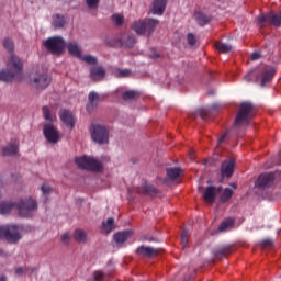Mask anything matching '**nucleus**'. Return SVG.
Listing matches in <instances>:
<instances>
[{
  "instance_id": "b1692460",
  "label": "nucleus",
  "mask_w": 281,
  "mask_h": 281,
  "mask_svg": "<svg viewBox=\"0 0 281 281\" xmlns=\"http://www.w3.org/2000/svg\"><path fill=\"white\" fill-rule=\"evenodd\" d=\"M88 99L89 102L87 104V111L92 112L100 101V95L97 92L92 91L89 93Z\"/></svg>"
},
{
  "instance_id": "a211bd4d",
  "label": "nucleus",
  "mask_w": 281,
  "mask_h": 281,
  "mask_svg": "<svg viewBox=\"0 0 281 281\" xmlns=\"http://www.w3.org/2000/svg\"><path fill=\"white\" fill-rule=\"evenodd\" d=\"M137 194H148L149 196H154L158 194V190L150 183L144 182L142 187L136 189Z\"/></svg>"
},
{
  "instance_id": "8fccbe9b",
  "label": "nucleus",
  "mask_w": 281,
  "mask_h": 281,
  "mask_svg": "<svg viewBox=\"0 0 281 281\" xmlns=\"http://www.w3.org/2000/svg\"><path fill=\"white\" fill-rule=\"evenodd\" d=\"M60 239L64 245H68L69 240H70V235L68 233H66V234L61 235Z\"/></svg>"
},
{
  "instance_id": "72a5a7b5",
  "label": "nucleus",
  "mask_w": 281,
  "mask_h": 281,
  "mask_svg": "<svg viewBox=\"0 0 281 281\" xmlns=\"http://www.w3.org/2000/svg\"><path fill=\"white\" fill-rule=\"evenodd\" d=\"M215 47L223 54H227L232 50V45L222 42H216Z\"/></svg>"
},
{
  "instance_id": "2eb2a0df",
  "label": "nucleus",
  "mask_w": 281,
  "mask_h": 281,
  "mask_svg": "<svg viewBox=\"0 0 281 281\" xmlns=\"http://www.w3.org/2000/svg\"><path fill=\"white\" fill-rule=\"evenodd\" d=\"M106 70L102 66H93L90 68L89 77L92 81L98 82L104 79Z\"/></svg>"
},
{
  "instance_id": "6ab92c4d",
  "label": "nucleus",
  "mask_w": 281,
  "mask_h": 281,
  "mask_svg": "<svg viewBox=\"0 0 281 281\" xmlns=\"http://www.w3.org/2000/svg\"><path fill=\"white\" fill-rule=\"evenodd\" d=\"M60 120L66 124L67 127L72 128L75 126V119L72 113L68 110H64L59 113Z\"/></svg>"
},
{
  "instance_id": "c03bdc74",
  "label": "nucleus",
  "mask_w": 281,
  "mask_h": 281,
  "mask_svg": "<svg viewBox=\"0 0 281 281\" xmlns=\"http://www.w3.org/2000/svg\"><path fill=\"white\" fill-rule=\"evenodd\" d=\"M112 20L117 26H121L124 22V18L120 14L112 15Z\"/></svg>"
},
{
  "instance_id": "9d476101",
  "label": "nucleus",
  "mask_w": 281,
  "mask_h": 281,
  "mask_svg": "<svg viewBox=\"0 0 281 281\" xmlns=\"http://www.w3.org/2000/svg\"><path fill=\"white\" fill-rule=\"evenodd\" d=\"M43 133L45 138L52 144H56L60 138L57 128L52 123L44 125Z\"/></svg>"
},
{
  "instance_id": "aec40b11",
  "label": "nucleus",
  "mask_w": 281,
  "mask_h": 281,
  "mask_svg": "<svg viewBox=\"0 0 281 281\" xmlns=\"http://www.w3.org/2000/svg\"><path fill=\"white\" fill-rule=\"evenodd\" d=\"M66 47L68 49V53L76 57V58H81V55H82V49L81 47L78 45L77 42H69L66 44Z\"/></svg>"
},
{
  "instance_id": "9b49d317",
  "label": "nucleus",
  "mask_w": 281,
  "mask_h": 281,
  "mask_svg": "<svg viewBox=\"0 0 281 281\" xmlns=\"http://www.w3.org/2000/svg\"><path fill=\"white\" fill-rule=\"evenodd\" d=\"M136 255L139 257V258H146V259H154L156 257H158L159 255V249L158 248H154V247H150V246H139L137 249H136Z\"/></svg>"
},
{
  "instance_id": "4d7b16f0",
  "label": "nucleus",
  "mask_w": 281,
  "mask_h": 281,
  "mask_svg": "<svg viewBox=\"0 0 281 281\" xmlns=\"http://www.w3.org/2000/svg\"><path fill=\"white\" fill-rule=\"evenodd\" d=\"M0 281H7L5 276L0 277Z\"/></svg>"
},
{
  "instance_id": "3c124183",
  "label": "nucleus",
  "mask_w": 281,
  "mask_h": 281,
  "mask_svg": "<svg viewBox=\"0 0 281 281\" xmlns=\"http://www.w3.org/2000/svg\"><path fill=\"white\" fill-rule=\"evenodd\" d=\"M200 116H201L203 120H206V119L209 117V111L205 110V109L200 110Z\"/></svg>"
},
{
  "instance_id": "f704fd0d",
  "label": "nucleus",
  "mask_w": 281,
  "mask_h": 281,
  "mask_svg": "<svg viewBox=\"0 0 281 281\" xmlns=\"http://www.w3.org/2000/svg\"><path fill=\"white\" fill-rule=\"evenodd\" d=\"M195 19L198 21V23L201 25V26H204L206 25L211 20L209 16H206L205 14L199 12L195 14Z\"/></svg>"
},
{
  "instance_id": "de8ad7c7",
  "label": "nucleus",
  "mask_w": 281,
  "mask_h": 281,
  "mask_svg": "<svg viewBox=\"0 0 281 281\" xmlns=\"http://www.w3.org/2000/svg\"><path fill=\"white\" fill-rule=\"evenodd\" d=\"M27 268H23V267H18L15 269V276L18 277H23L26 274Z\"/></svg>"
},
{
  "instance_id": "0eeeda50",
  "label": "nucleus",
  "mask_w": 281,
  "mask_h": 281,
  "mask_svg": "<svg viewBox=\"0 0 281 281\" xmlns=\"http://www.w3.org/2000/svg\"><path fill=\"white\" fill-rule=\"evenodd\" d=\"M4 238L10 244H16L21 235L16 225L0 226V239Z\"/></svg>"
},
{
  "instance_id": "473e14b6",
  "label": "nucleus",
  "mask_w": 281,
  "mask_h": 281,
  "mask_svg": "<svg viewBox=\"0 0 281 281\" xmlns=\"http://www.w3.org/2000/svg\"><path fill=\"white\" fill-rule=\"evenodd\" d=\"M111 276V272L97 270L93 272V281H102L105 278H109Z\"/></svg>"
},
{
  "instance_id": "603ef678",
  "label": "nucleus",
  "mask_w": 281,
  "mask_h": 281,
  "mask_svg": "<svg viewBox=\"0 0 281 281\" xmlns=\"http://www.w3.org/2000/svg\"><path fill=\"white\" fill-rule=\"evenodd\" d=\"M260 57H261V54L259 52H255L250 56L251 60H258Z\"/></svg>"
},
{
  "instance_id": "4468645a",
  "label": "nucleus",
  "mask_w": 281,
  "mask_h": 281,
  "mask_svg": "<svg viewBox=\"0 0 281 281\" xmlns=\"http://www.w3.org/2000/svg\"><path fill=\"white\" fill-rule=\"evenodd\" d=\"M274 173H262L259 176V178L256 181V187L257 188H270V186L273 184L274 182Z\"/></svg>"
},
{
  "instance_id": "ea45409f",
  "label": "nucleus",
  "mask_w": 281,
  "mask_h": 281,
  "mask_svg": "<svg viewBox=\"0 0 281 281\" xmlns=\"http://www.w3.org/2000/svg\"><path fill=\"white\" fill-rule=\"evenodd\" d=\"M3 47L9 52V53H13L14 50V44L11 40L9 38H4L3 40Z\"/></svg>"
},
{
  "instance_id": "864d4df0",
  "label": "nucleus",
  "mask_w": 281,
  "mask_h": 281,
  "mask_svg": "<svg viewBox=\"0 0 281 281\" xmlns=\"http://www.w3.org/2000/svg\"><path fill=\"white\" fill-rule=\"evenodd\" d=\"M189 155H190V159H191V160L195 159V155H194V150H193V149H191V150L189 151Z\"/></svg>"
},
{
  "instance_id": "423d86ee",
  "label": "nucleus",
  "mask_w": 281,
  "mask_h": 281,
  "mask_svg": "<svg viewBox=\"0 0 281 281\" xmlns=\"http://www.w3.org/2000/svg\"><path fill=\"white\" fill-rule=\"evenodd\" d=\"M75 162L79 168H82V170H89L90 172H100L103 168L99 160L88 156L76 158Z\"/></svg>"
},
{
  "instance_id": "5701e85b",
  "label": "nucleus",
  "mask_w": 281,
  "mask_h": 281,
  "mask_svg": "<svg viewBox=\"0 0 281 281\" xmlns=\"http://www.w3.org/2000/svg\"><path fill=\"white\" fill-rule=\"evenodd\" d=\"M120 43L125 48H132L136 44V38L134 35L124 34L120 38Z\"/></svg>"
},
{
  "instance_id": "f3484780",
  "label": "nucleus",
  "mask_w": 281,
  "mask_h": 281,
  "mask_svg": "<svg viewBox=\"0 0 281 281\" xmlns=\"http://www.w3.org/2000/svg\"><path fill=\"white\" fill-rule=\"evenodd\" d=\"M234 170H235V160L234 159L225 160L222 164V168H221L222 177L231 178L234 173Z\"/></svg>"
},
{
  "instance_id": "a19ab883",
  "label": "nucleus",
  "mask_w": 281,
  "mask_h": 281,
  "mask_svg": "<svg viewBox=\"0 0 281 281\" xmlns=\"http://www.w3.org/2000/svg\"><path fill=\"white\" fill-rule=\"evenodd\" d=\"M114 75L117 78H126L131 75V71L128 69H117Z\"/></svg>"
},
{
  "instance_id": "bf43d9fd",
  "label": "nucleus",
  "mask_w": 281,
  "mask_h": 281,
  "mask_svg": "<svg viewBox=\"0 0 281 281\" xmlns=\"http://www.w3.org/2000/svg\"><path fill=\"white\" fill-rule=\"evenodd\" d=\"M0 198H1V193H0Z\"/></svg>"
},
{
  "instance_id": "a878e982",
  "label": "nucleus",
  "mask_w": 281,
  "mask_h": 281,
  "mask_svg": "<svg viewBox=\"0 0 281 281\" xmlns=\"http://www.w3.org/2000/svg\"><path fill=\"white\" fill-rule=\"evenodd\" d=\"M19 150L18 144H9L2 149L3 157H10L11 155H16Z\"/></svg>"
},
{
  "instance_id": "2f4dec72",
  "label": "nucleus",
  "mask_w": 281,
  "mask_h": 281,
  "mask_svg": "<svg viewBox=\"0 0 281 281\" xmlns=\"http://www.w3.org/2000/svg\"><path fill=\"white\" fill-rule=\"evenodd\" d=\"M235 224V221L233 218H226L222 222V224L218 226V232L223 233L226 232L229 227H233Z\"/></svg>"
},
{
  "instance_id": "ddd939ff",
  "label": "nucleus",
  "mask_w": 281,
  "mask_h": 281,
  "mask_svg": "<svg viewBox=\"0 0 281 281\" xmlns=\"http://www.w3.org/2000/svg\"><path fill=\"white\" fill-rule=\"evenodd\" d=\"M52 78L47 74H36L33 78V85L36 89H45L49 86Z\"/></svg>"
},
{
  "instance_id": "c9c22d12",
  "label": "nucleus",
  "mask_w": 281,
  "mask_h": 281,
  "mask_svg": "<svg viewBox=\"0 0 281 281\" xmlns=\"http://www.w3.org/2000/svg\"><path fill=\"white\" fill-rule=\"evenodd\" d=\"M233 194H234L233 190L229 188H226L221 195V202L227 203V201H229V199H232Z\"/></svg>"
},
{
  "instance_id": "13d9d810",
  "label": "nucleus",
  "mask_w": 281,
  "mask_h": 281,
  "mask_svg": "<svg viewBox=\"0 0 281 281\" xmlns=\"http://www.w3.org/2000/svg\"><path fill=\"white\" fill-rule=\"evenodd\" d=\"M280 166H281V160L279 161Z\"/></svg>"
},
{
  "instance_id": "e433bc0d",
  "label": "nucleus",
  "mask_w": 281,
  "mask_h": 281,
  "mask_svg": "<svg viewBox=\"0 0 281 281\" xmlns=\"http://www.w3.org/2000/svg\"><path fill=\"white\" fill-rule=\"evenodd\" d=\"M139 97V93L137 91L131 90L123 93L124 100H135Z\"/></svg>"
},
{
  "instance_id": "49530a36",
  "label": "nucleus",
  "mask_w": 281,
  "mask_h": 281,
  "mask_svg": "<svg viewBox=\"0 0 281 281\" xmlns=\"http://www.w3.org/2000/svg\"><path fill=\"white\" fill-rule=\"evenodd\" d=\"M187 40H188V44H189L190 46H194V45L196 44V37H195V35L192 34V33H189V34L187 35Z\"/></svg>"
},
{
  "instance_id": "6e6d98bb",
  "label": "nucleus",
  "mask_w": 281,
  "mask_h": 281,
  "mask_svg": "<svg viewBox=\"0 0 281 281\" xmlns=\"http://www.w3.org/2000/svg\"><path fill=\"white\" fill-rule=\"evenodd\" d=\"M151 57H153V58H159L160 55H159L158 53H156V54H154Z\"/></svg>"
},
{
  "instance_id": "412c9836",
  "label": "nucleus",
  "mask_w": 281,
  "mask_h": 281,
  "mask_svg": "<svg viewBox=\"0 0 281 281\" xmlns=\"http://www.w3.org/2000/svg\"><path fill=\"white\" fill-rule=\"evenodd\" d=\"M167 3L168 0H154L153 13L157 15H162L166 10Z\"/></svg>"
},
{
  "instance_id": "cd10ccee",
  "label": "nucleus",
  "mask_w": 281,
  "mask_h": 281,
  "mask_svg": "<svg viewBox=\"0 0 281 281\" xmlns=\"http://www.w3.org/2000/svg\"><path fill=\"white\" fill-rule=\"evenodd\" d=\"M233 252L232 246H225L222 248H218L214 251L215 257H226L229 256Z\"/></svg>"
},
{
  "instance_id": "37998d69",
  "label": "nucleus",
  "mask_w": 281,
  "mask_h": 281,
  "mask_svg": "<svg viewBox=\"0 0 281 281\" xmlns=\"http://www.w3.org/2000/svg\"><path fill=\"white\" fill-rule=\"evenodd\" d=\"M42 111H43V116H44V119H45L46 121L52 122L53 119H52V116H50V111H49L48 106L44 105V106L42 108Z\"/></svg>"
},
{
  "instance_id": "f8f14e48",
  "label": "nucleus",
  "mask_w": 281,
  "mask_h": 281,
  "mask_svg": "<svg viewBox=\"0 0 281 281\" xmlns=\"http://www.w3.org/2000/svg\"><path fill=\"white\" fill-rule=\"evenodd\" d=\"M259 22L260 23L268 22V23L273 24L274 26H280L281 25V12L272 11L268 14H262L259 18Z\"/></svg>"
},
{
  "instance_id": "393cba45",
  "label": "nucleus",
  "mask_w": 281,
  "mask_h": 281,
  "mask_svg": "<svg viewBox=\"0 0 281 281\" xmlns=\"http://www.w3.org/2000/svg\"><path fill=\"white\" fill-rule=\"evenodd\" d=\"M52 19H53L52 26L55 30L63 29L66 25V23H67L66 18L64 15H61V14H54Z\"/></svg>"
},
{
  "instance_id": "dca6fc26",
  "label": "nucleus",
  "mask_w": 281,
  "mask_h": 281,
  "mask_svg": "<svg viewBox=\"0 0 281 281\" xmlns=\"http://www.w3.org/2000/svg\"><path fill=\"white\" fill-rule=\"evenodd\" d=\"M221 190H222V187H220L218 189H216L213 186L207 187L203 194L205 202L214 203L216 195L218 194V192H221Z\"/></svg>"
},
{
  "instance_id": "bb28decb",
  "label": "nucleus",
  "mask_w": 281,
  "mask_h": 281,
  "mask_svg": "<svg viewBox=\"0 0 281 281\" xmlns=\"http://www.w3.org/2000/svg\"><path fill=\"white\" fill-rule=\"evenodd\" d=\"M74 238L79 244H86L88 240V236L82 229H76L74 233Z\"/></svg>"
},
{
  "instance_id": "7c9ffc66",
  "label": "nucleus",
  "mask_w": 281,
  "mask_h": 281,
  "mask_svg": "<svg viewBox=\"0 0 281 281\" xmlns=\"http://www.w3.org/2000/svg\"><path fill=\"white\" fill-rule=\"evenodd\" d=\"M180 175H181V169L178 167L167 169V176L171 181H175V179H179Z\"/></svg>"
},
{
  "instance_id": "58836bf2",
  "label": "nucleus",
  "mask_w": 281,
  "mask_h": 281,
  "mask_svg": "<svg viewBox=\"0 0 281 281\" xmlns=\"http://www.w3.org/2000/svg\"><path fill=\"white\" fill-rule=\"evenodd\" d=\"M189 244V232L188 229H183L182 235H181V245L183 249L188 247Z\"/></svg>"
},
{
  "instance_id": "c756f323",
  "label": "nucleus",
  "mask_w": 281,
  "mask_h": 281,
  "mask_svg": "<svg viewBox=\"0 0 281 281\" xmlns=\"http://www.w3.org/2000/svg\"><path fill=\"white\" fill-rule=\"evenodd\" d=\"M102 227L106 234L112 233L115 229L114 218L110 217L106 222L102 223Z\"/></svg>"
},
{
  "instance_id": "c85d7f7f",
  "label": "nucleus",
  "mask_w": 281,
  "mask_h": 281,
  "mask_svg": "<svg viewBox=\"0 0 281 281\" xmlns=\"http://www.w3.org/2000/svg\"><path fill=\"white\" fill-rule=\"evenodd\" d=\"M12 207H14V203L9 202V201H2L0 202V214H9L12 210Z\"/></svg>"
},
{
  "instance_id": "f257e3e1",
  "label": "nucleus",
  "mask_w": 281,
  "mask_h": 281,
  "mask_svg": "<svg viewBox=\"0 0 281 281\" xmlns=\"http://www.w3.org/2000/svg\"><path fill=\"white\" fill-rule=\"evenodd\" d=\"M22 67H23V64L21 59L14 55H11L7 64L8 70L0 71V81H3V82H11L13 80L21 81Z\"/></svg>"
},
{
  "instance_id": "7ed1b4c3",
  "label": "nucleus",
  "mask_w": 281,
  "mask_h": 281,
  "mask_svg": "<svg viewBox=\"0 0 281 281\" xmlns=\"http://www.w3.org/2000/svg\"><path fill=\"white\" fill-rule=\"evenodd\" d=\"M255 105L251 102H243L239 106L234 127L247 126L252 119Z\"/></svg>"
},
{
  "instance_id": "1a4fd4ad",
  "label": "nucleus",
  "mask_w": 281,
  "mask_h": 281,
  "mask_svg": "<svg viewBox=\"0 0 281 281\" xmlns=\"http://www.w3.org/2000/svg\"><path fill=\"white\" fill-rule=\"evenodd\" d=\"M16 207L20 216L27 218L31 212H34V210H37V203L35 202V200H32L31 198H26L25 200H21L16 204Z\"/></svg>"
},
{
  "instance_id": "5fc2aeb1",
  "label": "nucleus",
  "mask_w": 281,
  "mask_h": 281,
  "mask_svg": "<svg viewBox=\"0 0 281 281\" xmlns=\"http://www.w3.org/2000/svg\"><path fill=\"white\" fill-rule=\"evenodd\" d=\"M226 136H227V133H224V134L222 135V137L218 139V143H220V144L223 143L224 139L226 138Z\"/></svg>"
},
{
  "instance_id": "39448f33",
  "label": "nucleus",
  "mask_w": 281,
  "mask_h": 281,
  "mask_svg": "<svg viewBox=\"0 0 281 281\" xmlns=\"http://www.w3.org/2000/svg\"><path fill=\"white\" fill-rule=\"evenodd\" d=\"M43 46L53 55L60 56L66 47V42L61 36H53L43 42Z\"/></svg>"
},
{
  "instance_id": "09e8293b",
  "label": "nucleus",
  "mask_w": 281,
  "mask_h": 281,
  "mask_svg": "<svg viewBox=\"0 0 281 281\" xmlns=\"http://www.w3.org/2000/svg\"><path fill=\"white\" fill-rule=\"evenodd\" d=\"M273 246V240L272 239H265L262 243H261V247L263 249H267V248H271Z\"/></svg>"
},
{
  "instance_id": "4c0bfd02",
  "label": "nucleus",
  "mask_w": 281,
  "mask_h": 281,
  "mask_svg": "<svg viewBox=\"0 0 281 281\" xmlns=\"http://www.w3.org/2000/svg\"><path fill=\"white\" fill-rule=\"evenodd\" d=\"M79 59L83 60L85 63H87L89 65H95L98 63L97 57L91 56V55L82 56V54H81V57H79Z\"/></svg>"
},
{
  "instance_id": "a18cd8bd",
  "label": "nucleus",
  "mask_w": 281,
  "mask_h": 281,
  "mask_svg": "<svg viewBox=\"0 0 281 281\" xmlns=\"http://www.w3.org/2000/svg\"><path fill=\"white\" fill-rule=\"evenodd\" d=\"M100 0H86V3L89 9H97Z\"/></svg>"
},
{
  "instance_id": "79ce46f5",
  "label": "nucleus",
  "mask_w": 281,
  "mask_h": 281,
  "mask_svg": "<svg viewBox=\"0 0 281 281\" xmlns=\"http://www.w3.org/2000/svg\"><path fill=\"white\" fill-rule=\"evenodd\" d=\"M41 190L43 192V196H45V198L49 196V194L53 192V189L46 183L42 184Z\"/></svg>"
},
{
  "instance_id": "f03ea898",
  "label": "nucleus",
  "mask_w": 281,
  "mask_h": 281,
  "mask_svg": "<svg viewBox=\"0 0 281 281\" xmlns=\"http://www.w3.org/2000/svg\"><path fill=\"white\" fill-rule=\"evenodd\" d=\"M274 75H276V69L273 67L268 68L267 66L262 65L259 68L246 75L245 80L247 82H250L254 80V78H256L257 81L260 78H262L261 86L265 87L267 83H269L273 79Z\"/></svg>"
},
{
  "instance_id": "6e6552de",
  "label": "nucleus",
  "mask_w": 281,
  "mask_h": 281,
  "mask_svg": "<svg viewBox=\"0 0 281 281\" xmlns=\"http://www.w3.org/2000/svg\"><path fill=\"white\" fill-rule=\"evenodd\" d=\"M90 133H91L92 139L95 143L100 145L109 143V131L104 125L92 124L90 127Z\"/></svg>"
},
{
  "instance_id": "20e7f679",
  "label": "nucleus",
  "mask_w": 281,
  "mask_h": 281,
  "mask_svg": "<svg viewBox=\"0 0 281 281\" xmlns=\"http://www.w3.org/2000/svg\"><path fill=\"white\" fill-rule=\"evenodd\" d=\"M159 24L158 20L155 19H145L135 21L131 27L134 30L138 35H144L147 33L148 36L153 34L156 26Z\"/></svg>"
},
{
  "instance_id": "4be33fe9",
  "label": "nucleus",
  "mask_w": 281,
  "mask_h": 281,
  "mask_svg": "<svg viewBox=\"0 0 281 281\" xmlns=\"http://www.w3.org/2000/svg\"><path fill=\"white\" fill-rule=\"evenodd\" d=\"M133 236V231L126 229L114 234V240L116 244H124Z\"/></svg>"
}]
</instances>
